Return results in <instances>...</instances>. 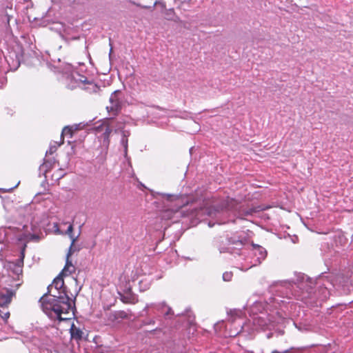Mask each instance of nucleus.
Segmentation results:
<instances>
[{"label": "nucleus", "instance_id": "2", "mask_svg": "<svg viewBox=\"0 0 353 353\" xmlns=\"http://www.w3.org/2000/svg\"><path fill=\"white\" fill-rule=\"evenodd\" d=\"M63 274L58 275L48 287V292L40 298L43 311L52 319L59 321L69 318L66 314L70 310L69 297L65 293Z\"/></svg>", "mask_w": 353, "mask_h": 353}, {"label": "nucleus", "instance_id": "16", "mask_svg": "<svg viewBox=\"0 0 353 353\" xmlns=\"http://www.w3.org/2000/svg\"><path fill=\"white\" fill-rule=\"evenodd\" d=\"M122 138L121 140V143L124 148V152L126 154L128 152V137L130 135V132L128 130H122Z\"/></svg>", "mask_w": 353, "mask_h": 353}, {"label": "nucleus", "instance_id": "5", "mask_svg": "<svg viewBox=\"0 0 353 353\" xmlns=\"http://www.w3.org/2000/svg\"><path fill=\"white\" fill-rule=\"evenodd\" d=\"M50 166L51 163L50 162H45L42 164L41 170L44 172L45 178L47 180L50 177L51 184L54 185L58 183L59 181L65 176V172L64 170L57 168L51 174V171L49 170Z\"/></svg>", "mask_w": 353, "mask_h": 353}, {"label": "nucleus", "instance_id": "10", "mask_svg": "<svg viewBox=\"0 0 353 353\" xmlns=\"http://www.w3.org/2000/svg\"><path fill=\"white\" fill-rule=\"evenodd\" d=\"M76 250H72L70 252V250L68 251V253L67 254L65 265L63 269L62 272H61V274H63V276H68L75 271V268L72 265V262L69 260V257L72 254V253Z\"/></svg>", "mask_w": 353, "mask_h": 353}, {"label": "nucleus", "instance_id": "3", "mask_svg": "<svg viewBox=\"0 0 353 353\" xmlns=\"http://www.w3.org/2000/svg\"><path fill=\"white\" fill-rule=\"evenodd\" d=\"M213 243L220 253H234L235 250H239L243 245V240L238 234L216 237Z\"/></svg>", "mask_w": 353, "mask_h": 353}, {"label": "nucleus", "instance_id": "12", "mask_svg": "<svg viewBox=\"0 0 353 353\" xmlns=\"http://www.w3.org/2000/svg\"><path fill=\"white\" fill-rule=\"evenodd\" d=\"M12 293L8 290L0 291V307H7L11 301Z\"/></svg>", "mask_w": 353, "mask_h": 353}, {"label": "nucleus", "instance_id": "31", "mask_svg": "<svg viewBox=\"0 0 353 353\" xmlns=\"http://www.w3.org/2000/svg\"><path fill=\"white\" fill-rule=\"evenodd\" d=\"M272 353H280V352H279L278 351L275 350V351L272 352Z\"/></svg>", "mask_w": 353, "mask_h": 353}, {"label": "nucleus", "instance_id": "23", "mask_svg": "<svg viewBox=\"0 0 353 353\" xmlns=\"http://www.w3.org/2000/svg\"><path fill=\"white\" fill-rule=\"evenodd\" d=\"M104 129H105V126H103V121L100 125L96 126L94 130L97 133H100V132H103Z\"/></svg>", "mask_w": 353, "mask_h": 353}, {"label": "nucleus", "instance_id": "18", "mask_svg": "<svg viewBox=\"0 0 353 353\" xmlns=\"http://www.w3.org/2000/svg\"><path fill=\"white\" fill-rule=\"evenodd\" d=\"M10 316V312L8 311L6 307H0V317L6 322Z\"/></svg>", "mask_w": 353, "mask_h": 353}, {"label": "nucleus", "instance_id": "13", "mask_svg": "<svg viewBox=\"0 0 353 353\" xmlns=\"http://www.w3.org/2000/svg\"><path fill=\"white\" fill-rule=\"evenodd\" d=\"M80 130L79 125H68L63 128L61 136L72 138L73 134Z\"/></svg>", "mask_w": 353, "mask_h": 353}, {"label": "nucleus", "instance_id": "22", "mask_svg": "<svg viewBox=\"0 0 353 353\" xmlns=\"http://www.w3.org/2000/svg\"><path fill=\"white\" fill-rule=\"evenodd\" d=\"M233 274L231 272H225L223 274V279L224 281H230Z\"/></svg>", "mask_w": 353, "mask_h": 353}, {"label": "nucleus", "instance_id": "25", "mask_svg": "<svg viewBox=\"0 0 353 353\" xmlns=\"http://www.w3.org/2000/svg\"><path fill=\"white\" fill-rule=\"evenodd\" d=\"M256 265V263H252V264L249 266H241L239 267V269L241 270L242 271H247L248 270H249L250 268H251L253 266H255Z\"/></svg>", "mask_w": 353, "mask_h": 353}, {"label": "nucleus", "instance_id": "4", "mask_svg": "<svg viewBox=\"0 0 353 353\" xmlns=\"http://www.w3.org/2000/svg\"><path fill=\"white\" fill-rule=\"evenodd\" d=\"M159 200L158 202H155L156 206L158 208L159 205H162L161 209L158 210L160 216L163 219H170L173 215L177 212L180 208V206H175L173 204L174 200Z\"/></svg>", "mask_w": 353, "mask_h": 353}, {"label": "nucleus", "instance_id": "17", "mask_svg": "<svg viewBox=\"0 0 353 353\" xmlns=\"http://www.w3.org/2000/svg\"><path fill=\"white\" fill-rule=\"evenodd\" d=\"M72 230H73V226L71 223H70L68 229H67V231H66V234H68L70 237V239H72V243H71V245L69 248V250H70V252L72 250H77L74 245V242L76 241V239L74 238V236H72Z\"/></svg>", "mask_w": 353, "mask_h": 353}, {"label": "nucleus", "instance_id": "11", "mask_svg": "<svg viewBox=\"0 0 353 353\" xmlns=\"http://www.w3.org/2000/svg\"><path fill=\"white\" fill-rule=\"evenodd\" d=\"M23 264V259H18L16 262H10L8 264V268L17 276L22 273V266Z\"/></svg>", "mask_w": 353, "mask_h": 353}, {"label": "nucleus", "instance_id": "30", "mask_svg": "<svg viewBox=\"0 0 353 353\" xmlns=\"http://www.w3.org/2000/svg\"><path fill=\"white\" fill-rule=\"evenodd\" d=\"M36 238V236L34 234V235H30V239H35Z\"/></svg>", "mask_w": 353, "mask_h": 353}, {"label": "nucleus", "instance_id": "19", "mask_svg": "<svg viewBox=\"0 0 353 353\" xmlns=\"http://www.w3.org/2000/svg\"><path fill=\"white\" fill-rule=\"evenodd\" d=\"M30 225L32 230L35 232L39 227V221L38 218H37L36 216H33L31 219Z\"/></svg>", "mask_w": 353, "mask_h": 353}, {"label": "nucleus", "instance_id": "9", "mask_svg": "<svg viewBox=\"0 0 353 353\" xmlns=\"http://www.w3.org/2000/svg\"><path fill=\"white\" fill-rule=\"evenodd\" d=\"M112 121V118L106 119L103 121V126H105V129L102 132L101 137L103 139V142L108 145L110 143V137L112 131L111 128Z\"/></svg>", "mask_w": 353, "mask_h": 353}, {"label": "nucleus", "instance_id": "27", "mask_svg": "<svg viewBox=\"0 0 353 353\" xmlns=\"http://www.w3.org/2000/svg\"><path fill=\"white\" fill-rule=\"evenodd\" d=\"M154 323H155V321L154 320L151 319V320L146 321L145 323L154 325Z\"/></svg>", "mask_w": 353, "mask_h": 353}, {"label": "nucleus", "instance_id": "7", "mask_svg": "<svg viewBox=\"0 0 353 353\" xmlns=\"http://www.w3.org/2000/svg\"><path fill=\"white\" fill-rule=\"evenodd\" d=\"M274 323L275 320L273 316L268 313H261V314L253 317V324L263 330H270L274 326Z\"/></svg>", "mask_w": 353, "mask_h": 353}, {"label": "nucleus", "instance_id": "14", "mask_svg": "<svg viewBox=\"0 0 353 353\" xmlns=\"http://www.w3.org/2000/svg\"><path fill=\"white\" fill-rule=\"evenodd\" d=\"M70 333L71 338L77 341L81 340L83 338V331L79 327H77L74 323H72L70 327Z\"/></svg>", "mask_w": 353, "mask_h": 353}, {"label": "nucleus", "instance_id": "34", "mask_svg": "<svg viewBox=\"0 0 353 353\" xmlns=\"http://www.w3.org/2000/svg\"><path fill=\"white\" fill-rule=\"evenodd\" d=\"M237 334H239V332H236V333H234V335H236Z\"/></svg>", "mask_w": 353, "mask_h": 353}, {"label": "nucleus", "instance_id": "33", "mask_svg": "<svg viewBox=\"0 0 353 353\" xmlns=\"http://www.w3.org/2000/svg\"><path fill=\"white\" fill-rule=\"evenodd\" d=\"M23 228H28V226H27L26 225H25L23 226Z\"/></svg>", "mask_w": 353, "mask_h": 353}, {"label": "nucleus", "instance_id": "21", "mask_svg": "<svg viewBox=\"0 0 353 353\" xmlns=\"http://www.w3.org/2000/svg\"><path fill=\"white\" fill-rule=\"evenodd\" d=\"M120 296H121V300L123 303H132L133 302L132 301L133 298L130 295H123V294H120Z\"/></svg>", "mask_w": 353, "mask_h": 353}, {"label": "nucleus", "instance_id": "26", "mask_svg": "<svg viewBox=\"0 0 353 353\" xmlns=\"http://www.w3.org/2000/svg\"><path fill=\"white\" fill-rule=\"evenodd\" d=\"M89 85L90 86H92V89L94 90V91H97V90H98V87L97 86V85L95 84H93V83H90Z\"/></svg>", "mask_w": 353, "mask_h": 353}, {"label": "nucleus", "instance_id": "29", "mask_svg": "<svg viewBox=\"0 0 353 353\" xmlns=\"http://www.w3.org/2000/svg\"><path fill=\"white\" fill-rule=\"evenodd\" d=\"M324 293L325 294L324 295V297L326 298L327 297V294H328L329 292H327V288L325 287V289H324Z\"/></svg>", "mask_w": 353, "mask_h": 353}, {"label": "nucleus", "instance_id": "28", "mask_svg": "<svg viewBox=\"0 0 353 353\" xmlns=\"http://www.w3.org/2000/svg\"><path fill=\"white\" fill-rule=\"evenodd\" d=\"M150 195H151L152 196H154V197L159 196V194H157L156 195V194H154V192L153 191H152V190H150Z\"/></svg>", "mask_w": 353, "mask_h": 353}, {"label": "nucleus", "instance_id": "8", "mask_svg": "<svg viewBox=\"0 0 353 353\" xmlns=\"http://www.w3.org/2000/svg\"><path fill=\"white\" fill-rule=\"evenodd\" d=\"M120 92L119 90L114 91L110 97V105H107V111L116 116L119 114L121 108V104L119 99L117 98V94Z\"/></svg>", "mask_w": 353, "mask_h": 353}, {"label": "nucleus", "instance_id": "32", "mask_svg": "<svg viewBox=\"0 0 353 353\" xmlns=\"http://www.w3.org/2000/svg\"><path fill=\"white\" fill-rule=\"evenodd\" d=\"M284 353H288V350H285L283 352Z\"/></svg>", "mask_w": 353, "mask_h": 353}, {"label": "nucleus", "instance_id": "1", "mask_svg": "<svg viewBox=\"0 0 353 353\" xmlns=\"http://www.w3.org/2000/svg\"><path fill=\"white\" fill-rule=\"evenodd\" d=\"M314 281L304 274L298 276L296 282L288 283L285 285L280 286L279 291L283 295L277 294L270 298V302L263 303L260 301H255L249 308L248 313L250 316H257L261 313H268V310L272 308L277 309L281 307L286 303L284 300L292 299V296L306 302L307 299L312 298V290Z\"/></svg>", "mask_w": 353, "mask_h": 353}, {"label": "nucleus", "instance_id": "6", "mask_svg": "<svg viewBox=\"0 0 353 353\" xmlns=\"http://www.w3.org/2000/svg\"><path fill=\"white\" fill-rule=\"evenodd\" d=\"M150 309H152L153 311L151 312L152 314H155V311L162 313L164 315L165 319H170L171 315H173V312L172 309L167 306L165 302H161L159 303H147L145 306L143 312H145L146 314H149V311Z\"/></svg>", "mask_w": 353, "mask_h": 353}, {"label": "nucleus", "instance_id": "15", "mask_svg": "<svg viewBox=\"0 0 353 353\" xmlns=\"http://www.w3.org/2000/svg\"><path fill=\"white\" fill-rule=\"evenodd\" d=\"M254 255L257 256L256 261L258 263H261V261H263L267 256L266 250L259 245L254 247Z\"/></svg>", "mask_w": 353, "mask_h": 353}, {"label": "nucleus", "instance_id": "20", "mask_svg": "<svg viewBox=\"0 0 353 353\" xmlns=\"http://www.w3.org/2000/svg\"><path fill=\"white\" fill-rule=\"evenodd\" d=\"M114 316L115 319H127L128 317V314L124 311H117L114 314Z\"/></svg>", "mask_w": 353, "mask_h": 353}, {"label": "nucleus", "instance_id": "24", "mask_svg": "<svg viewBox=\"0 0 353 353\" xmlns=\"http://www.w3.org/2000/svg\"><path fill=\"white\" fill-rule=\"evenodd\" d=\"M14 188H0V197L3 198L2 194L6 192H11Z\"/></svg>", "mask_w": 353, "mask_h": 353}]
</instances>
